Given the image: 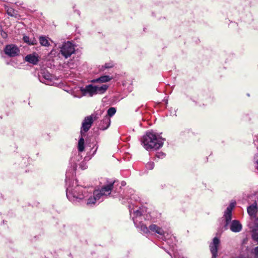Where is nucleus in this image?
<instances>
[{
	"label": "nucleus",
	"instance_id": "1",
	"mask_svg": "<svg viewBox=\"0 0 258 258\" xmlns=\"http://www.w3.org/2000/svg\"><path fill=\"white\" fill-rule=\"evenodd\" d=\"M66 184H69L66 189V195L69 201L72 202H80L89 196V188L76 184V182L72 180L69 172H66Z\"/></svg>",
	"mask_w": 258,
	"mask_h": 258
},
{
	"label": "nucleus",
	"instance_id": "2",
	"mask_svg": "<svg viewBox=\"0 0 258 258\" xmlns=\"http://www.w3.org/2000/svg\"><path fill=\"white\" fill-rule=\"evenodd\" d=\"M164 141V139L152 131L147 132L141 139L142 145L147 150L159 149L163 145Z\"/></svg>",
	"mask_w": 258,
	"mask_h": 258
},
{
	"label": "nucleus",
	"instance_id": "3",
	"mask_svg": "<svg viewBox=\"0 0 258 258\" xmlns=\"http://www.w3.org/2000/svg\"><path fill=\"white\" fill-rule=\"evenodd\" d=\"M137 201V196L132 195L130 200L128 203L130 204L128 206L130 216L132 217L135 225H138L139 223L143 222L145 220V215L147 213V209L145 207H140L134 209L132 208V200Z\"/></svg>",
	"mask_w": 258,
	"mask_h": 258
},
{
	"label": "nucleus",
	"instance_id": "4",
	"mask_svg": "<svg viewBox=\"0 0 258 258\" xmlns=\"http://www.w3.org/2000/svg\"><path fill=\"white\" fill-rule=\"evenodd\" d=\"M115 182L116 181L115 180H107L106 183L103 185L100 189L95 190L96 193L99 195L102 200L103 197H106L109 195L111 190H113Z\"/></svg>",
	"mask_w": 258,
	"mask_h": 258
},
{
	"label": "nucleus",
	"instance_id": "5",
	"mask_svg": "<svg viewBox=\"0 0 258 258\" xmlns=\"http://www.w3.org/2000/svg\"><path fill=\"white\" fill-rule=\"evenodd\" d=\"M149 229L151 232H154L160 236H162V239L165 241L167 240V244H169V246L172 248H173V245H170V241H173V240L175 241V238L174 237H171V236L170 238L168 239L165 235V231L161 227L156 224L150 225L149 226Z\"/></svg>",
	"mask_w": 258,
	"mask_h": 258
},
{
	"label": "nucleus",
	"instance_id": "6",
	"mask_svg": "<svg viewBox=\"0 0 258 258\" xmlns=\"http://www.w3.org/2000/svg\"><path fill=\"white\" fill-rule=\"evenodd\" d=\"M60 48V53L65 58L70 57L75 51L74 45L70 41L64 42Z\"/></svg>",
	"mask_w": 258,
	"mask_h": 258
},
{
	"label": "nucleus",
	"instance_id": "7",
	"mask_svg": "<svg viewBox=\"0 0 258 258\" xmlns=\"http://www.w3.org/2000/svg\"><path fill=\"white\" fill-rule=\"evenodd\" d=\"M5 54L10 57H15L19 55L20 49L19 47L15 44L7 45L4 50Z\"/></svg>",
	"mask_w": 258,
	"mask_h": 258
},
{
	"label": "nucleus",
	"instance_id": "8",
	"mask_svg": "<svg viewBox=\"0 0 258 258\" xmlns=\"http://www.w3.org/2000/svg\"><path fill=\"white\" fill-rule=\"evenodd\" d=\"M235 205V202H231L224 212L223 217L224 218L225 222L224 225L225 227H227L231 222V221L232 219V211L234 208Z\"/></svg>",
	"mask_w": 258,
	"mask_h": 258
},
{
	"label": "nucleus",
	"instance_id": "9",
	"mask_svg": "<svg viewBox=\"0 0 258 258\" xmlns=\"http://www.w3.org/2000/svg\"><path fill=\"white\" fill-rule=\"evenodd\" d=\"M93 122L92 116H88L83 120L82 124L81 134L82 135L89 131Z\"/></svg>",
	"mask_w": 258,
	"mask_h": 258
},
{
	"label": "nucleus",
	"instance_id": "10",
	"mask_svg": "<svg viewBox=\"0 0 258 258\" xmlns=\"http://www.w3.org/2000/svg\"><path fill=\"white\" fill-rule=\"evenodd\" d=\"M220 244V240L217 237L213 239L212 242L210 244L209 247L212 253V258H216L217 256L218 247Z\"/></svg>",
	"mask_w": 258,
	"mask_h": 258
},
{
	"label": "nucleus",
	"instance_id": "11",
	"mask_svg": "<svg viewBox=\"0 0 258 258\" xmlns=\"http://www.w3.org/2000/svg\"><path fill=\"white\" fill-rule=\"evenodd\" d=\"M116 74L113 72L108 73V75H102L99 78L93 79L92 80V83H106L110 81L111 80L113 79L115 77Z\"/></svg>",
	"mask_w": 258,
	"mask_h": 258
},
{
	"label": "nucleus",
	"instance_id": "12",
	"mask_svg": "<svg viewBox=\"0 0 258 258\" xmlns=\"http://www.w3.org/2000/svg\"><path fill=\"white\" fill-rule=\"evenodd\" d=\"M82 156L80 153H76L74 156H73L70 160V162L72 164L73 169H72V172H70L69 170L67 171L69 172V175L70 176H73L74 174V172L75 171L77 168V162H79L82 159Z\"/></svg>",
	"mask_w": 258,
	"mask_h": 258
},
{
	"label": "nucleus",
	"instance_id": "13",
	"mask_svg": "<svg viewBox=\"0 0 258 258\" xmlns=\"http://www.w3.org/2000/svg\"><path fill=\"white\" fill-rule=\"evenodd\" d=\"M96 90L95 86L91 84L86 85L85 87H83V96L88 95L90 97H92L96 94Z\"/></svg>",
	"mask_w": 258,
	"mask_h": 258
},
{
	"label": "nucleus",
	"instance_id": "14",
	"mask_svg": "<svg viewBox=\"0 0 258 258\" xmlns=\"http://www.w3.org/2000/svg\"><path fill=\"white\" fill-rule=\"evenodd\" d=\"M229 225V229L231 231L235 233L240 232L242 228V226L240 222L237 220L232 221Z\"/></svg>",
	"mask_w": 258,
	"mask_h": 258
},
{
	"label": "nucleus",
	"instance_id": "15",
	"mask_svg": "<svg viewBox=\"0 0 258 258\" xmlns=\"http://www.w3.org/2000/svg\"><path fill=\"white\" fill-rule=\"evenodd\" d=\"M89 195H90L91 194V190L89 191ZM87 198H88L87 202V205L88 206H92L95 204L97 201L101 199L99 195L96 193V190L94 191L93 196H88Z\"/></svg>",
	"mask_w": 258,
	"mask_h": 258
},
{
	"label": "nucleus",
	"instance_id": "16",
	"mask_svg": "<svg viewBox=\"0 0 258 258\" xmlns=\"http://www.w3.org/2000/svg\"><path fill=\"white\" fill-rule=\"evenodd\" d=\"M25 60L34 65L37 64L39 61V56L36 53L34 52L27 55L25 57Z\"/></svg>",
	"mask_w": 258,
	"mask_h": 258
},
{
	"label": "nucleus",
	"instance_id": "17",
	"mask_svg": "<svg viewBox=\"0 0 258 258\" xmlns=\"http://www.w3.org/2000/svg\"><path fill=\"white\" fill-rule=\"evenodd\" d=\"M111 120L108 116H105L100 121L98 128L100 130L104 131L107 129L110 124Z\"/></svg>",
	"mask_w": 258,
	"mask_h": 258
},
{
	"label": "nucleus",
	"instance_id": "18",
	"mask_svg": "<svg viewBox=\"0 0 258 258\" xmlns=\"http://www.w3.org/2000/svg\"><path fill=\"white\" fill-rule=\"evenodd\" d=\"M257 211V203L255 202L247 208L248 214L250 217H255Z\"/></svg>",
	"mask_w": 258,
	"mask_h": 258
},
{
	"label": "nucleus",
	"instance_id": "19",
	"mask_svg": "<svg viewBox=\"0 0 258 258\" xmlns=\"http://www.w3.org/2000/svg\"><path fill=\"white\" fill-rule=\"evenodd\" d=\"M4 8L7 11L8 15L11 17L17 18L20 17L18 12L8 5H5Z\"/></svg>",
	"mask_w": 258,
	"mask_h": 258
},
{
	"label": "nucleus",
	"instance_id": "20",
	"mask_svg": "<svg viewBox=\"0 0 258 258\" xmlns=\"http://www.w3.org/2000/svg\"><path fill=\"white\" fill-rule=\"evenodd\" d=\"M83 87L75 88L71 91V94L74 97L80 98L83 96Z\"/></svg>",
	"mask_w": 258,
	"mask_h": 258
},
{
	"label": "nucleus",
	"instance_id": "21",
	"mask_svg": "<svg viewBox=\"0 0 258 258\" xmlns=\"http://www.w3.org/2000/svg\"><path fill=\"white\" fill-rule=\"evenodd\" d=\"M23 40L29 45H36L38 43L37 40L34 37L30 38L27 36H23Z\"/></svg>",
	"mask_w": 258,
	"mask_h": 258
},
{
	"label": "nucleus",
	"instance_id": "22",
	"mask_svg": "<svg viewBox=\"0 0 258 258\" xmlns=\"http://www.w3.org/2000/svg\"><path fill=\"white\" fill-rule=\"evenodd\" d=\"M95 88L96 89V94H103L108 89V86L107 85L104 84L102 86H95Z\"/></svg>",
	"mask_w": 258,
	"mask_h": 258
},
{
	"label": "nucleus",
	"instance_id": "23",
	"mask_svg": "<svg viewBox=\"0 0 258 258\" xmlns=\"http://www.w3.org/2000/svg\"><path fill=\"white\" fill-rule=\"evenodd\" d=\"M39 41L40 44L43 46L48 47L50 44L48 38L44 36H40L39 37Z\"/></svg>",
	"mask_w": 258,
	"mask_h": 258
},
{
	"label": "nucleus",
	"instance_id": "24",
	"mask_svg": "<svg viewBox=\"0 0 258 258\" xmlns=\"http://www.w3.org/2000/svg\"><path fill=\"white\" fill-rule=\"evenodd\" d=\"M136 227L140 229L144 233L147 234L150 232L149 227H147L143 222L139 224L138 225H135Z\"/></svg>",
	"mask_w": 258,
	"mask_h": 258
},
{
	"label": "nucleus",
	"instance_id": "25",
	"mask_svg": "<svg viewBox=\"0 0 258 258\" xmlns=\"http://www.w3.org/2000/svg\"><path fill=\"white\" fill-rule=\"evenodd\" d=\"M52 75L48 72H44L41 76H39V80L41 82L44 84V80H47L51 77Z\"/></svg>",
	"mask_w": 258,
	"mask_h": 258
},
{
	"label": "nucleus",
	"instance_id": "26",
	"mask_svg": "<svg viewBox=\"0 0 258 258\" xmlns=\"http://www.w3.org/2000/svg\"><path fill=\"white\" fill-rule=\"evenodd\" d=\"M114 66V63L112 61L106 62L100 68V70L104 72L105 69L112 68Z\"/></svg>",
	"mask_w": 258,
	"mask_h": 258
},
{
	"label": "nucleus",
	"instance_id": "27",
	"mask_svg": "<svg viewBox=\"0 0 258 258\" xmlns=\"http://www.w3.org/2000/svg\"><path fill=\"white\" fill-rule=\"evenodd\" d=\"M83 135H82V137L79 139V142H78V151L80 152H82L84 150V139H83L82 137Z\"/></svg>",
	"mask_w": 258,
	"mask_h": 258
},
{
	"label": "nucleus",
	"instance_id": "28",
	"mask_svg": "<svg viewBox=\"0 0 258 258\" xmlns=\"http://www.w3.org/2000/svg\"><path fill=\"white\" fill-rule=\"evenodd\" d=\"M252 238L254 240L258 241V226H256L253 229L252 233Z\"/></svg>",
	"mask_w": 258,
	"mask_h": 258
},
{
	"label": "nucleus",
	"instance_id": "29",
	"mask_svg": "<svg viewBox=\"0 0 258 258\" xmlns=\"http://www.w3.org/2000/svg\"><path fill=\"white\" fill-rule=\"evenodd\" d=\"M55 80L54 77L52 76L51 77L49 78V79L47 80H44V84L47 85H54L55 82L54 81Z\"/></svg>",
	"mask_w": 258,
	"mask_h": 258
},
{
	"label": "nucleus",
	"instance_id": "30",
	"mask_svg": "<svg viewBox=\"0 0 258 258\" xmlns=\"http://www.w3.org/2000/svg\"><path fill=\"white\" fill-rule=\"evenodd\" d=\"M116 109L114 107H110L107 110V114L106 116H108L109 118L115 114Z\"/></svg>",
	"mask_w": 258,
	"mask_h": 258
},
{
	"label": "nucleus",
	"instance_id": "31",
	"mask_svg": "<svg viewBox=\"0 0 258 258\" xmlns=\"http://www.w3.org/2000/svg\"><path fill=\"white\" fill-rule=\"evenodd\" d=\"M146 167L149 170L153 169L154 167V163L152 161L148 162L146 165Z\"/></svg>",
	"mask_w": 258,
	"mask_h": 258
},
{
	"label": "nucleus",
	"instance_id": "32",
	"mask_svg": "<svg viewBox=\"0 0 258 258\" xmlns=\"http://www.w3.org/2000/svg\"><path fill=\"white\" fill-rule=\"evenodd\" d=\"M165 156V154L164 153L162 152H158L156 154V157L157 158H163Z\"/></svg>",
	"mask_w": 258,
	"mask_h": 258
},
{
	"label": "nucleus",
	"instance_id": "33",
	"mask_svg": "<svg viewBox=\"0 0 258 258\" xmlns=\"http://www.w3.org/2000/svg\"><path fill=\"white\" fill-rule=\"evenodd\" d=\"M252 253L254 254L256 258H258V246L255 247L253 249Z\"/></svg>",
	"mask_w": 258,
	"mask_h": 258
},
{
	"label": "nucleus",
	"instance_id": "34",
	"mask_svg": "<svg viewBox=\"0 0 258 258\" xmlns=\"http://www.w3.org/2000/svg\"><path fill=\"white\" fill-rule=\"evenodd\" d=\"M1 35L3 38H6L8 36L7 33L3 30V28H2V30L0 31Z\"/></svg>",
	"mask_w": 258,
	"mask_h": 258
},
{
	"label": "nucleus",
	"instance_id": "35",
	"mask_svg": "<svg viewBox=\"0 0 258 258\" xmlns=\"http://www.w3.org/2000/svg\"><path fill=\"white\" fill-rule=\"evenodd\" d=\"M80 167L83 170L86 169L87 166L86 165V163L84 162H81L80 164Z\"/></svg>",
	"mask_w": 258,
	"mask_h": 258
},
{
	"label": "nucleus",
	"instance_id": "36",
	"mask_svg": "<svg viewBox=\"0 0 258 258\" xmlns=\"http://www.w3.org/2000/svg\"><path fill=\"white\" fill-rule=\"evenodd\" d=\"M254 159L255 160H256V163L257 164V169L258 170V155L256 154L254 156Z\"/></svg>",
	"mask_w": 258,
	"mask_h": 258
},
{
	"label": "nucleus",
	"instance_id": "37",
	"mask_svg": "<svg viewBox=\"0 0 258 258\" xmlns=\"http://www.w3.org/2000/svg\"><path fill=\"white\" fill-rule=\"evenodd\" d=\"M97 149H98V146H96V147H95V150H94V151H93V154H92V155H94L96 153V151H97Z\"/></svg>",
	"mask_w": 258,
	"mask_h": 258
},
{
	"label": "nucleus",
	"instance_id": "38",
	"mask_svg": "<svg viewBox=\"0 0 258 258\" xmlns=\"http://www.w3.org/2000/svg\"><path fill=\"white\" fill-rule=\"evenodd\" d=\"M126 184V183L125 181H122L121 182V186H124Z\"/></svg>",
	"mask_w": 258,
	"mask_h": 258
},
{
	"label": "nucleus",
	"instance_id": "39",
	"mask_svg": "<svg viewBox=\"0 0 258 258\" xmlns=\"http://www.w3.org/2000/svg\"><path fill=\"white\" fill-rule=\"evenodd\" d=\"M2 27L1 25H0V31L2 30Z\"/></svg>",
	"mask_w": 258,
	"mask_h": 258
},
{
	"label": "nucleus",
	"instance_id": "40",
	"mask_svg": "<svg viewBox=\"0 0 258 258\" xmlns=\"http://www.w3.org/2000/svg\"><path fill=\"white\" fill-rule=\"evenodd\" d=\"M182 258H184L183 257H182Z\"/></svg>",
	"mask_w": 258,
	"mask_h": 258
}]
</instances>
